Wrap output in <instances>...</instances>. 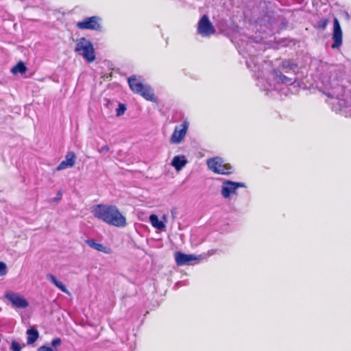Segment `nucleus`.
Listing matches in <instances>:
<instances>
[{"label":"nucleus","mask_w":351,"mask_h":351,"mask_svg":"<svg viewBox=\"0 0 351 351\" xmlns=\"http://www.w3.org/2000/svg\"><path fill=\"white\" fill-rule=\"evenodd\" d=\"M128 84L132 90L137 94H139L145 85H143L136 76L130 77L128 79Z\"/></svg>","instance_id":"nucleus-14"},{"label":"nucleus","mask_w":351,"mask_h":351,"mask_svg":"<svg viewBox=\"0 0 351 351\" xmlns=\"http://www.w3.org/2000/svg\"><path fill=\"white\" fill-rule=\"evenodd\" d=\"M5 298L12 303L13 306L16 308H25L29 305L28 302L23 296L15 292H6Z\"/></svg>","instance_id":"nucleus-9"},{"label":"nucleus","mask_w":351,"mask_h":351,"mask_svg":"<svg viewBox=\"0 0 351 351\" xmlns=\"http://www.w3.org/2000/svg\"><path fill=\"white\" fill-rule=\"evenodd\" d=\"M75 51L82 56L88 63L95 60V49L92 43L85 38H80L76 40Z\"/></svg>","instance_id":"nucleus-3"},{"label":"nucleus","mask_w":351,"mask_h":351,"mask_svg":"<svg viewBox=\"0 0 351 351\" xmlns=\"http://www.w3.org/2000/svg\"><path fill=\"white\" fill-rule=\"evenodd\" d=\"M26 70L27 68L25 66V64L22 62H20L12 68L11 72L13 74L24 73L26 71Z\"/></svg>","instance_id":"nucleus-20"},{"label":"nucleus","mask_w":351,"mask_h":351,"mask_svg":"<svg viewBox=\"0 0 351 351\" xmlns=\"http://www.w3.org/2000/svg\"><path fill=\"white\" fill-rule=\"evenodd\" d=\"M188 161L184 155L176 156L171 160V165L177 171H180L187 164Z\"/></svg>","instance_id":"nucleus-13"},{"label":"nucleus","mask_w":351,"mask_h":351,"mask_svg":"<svg viewBox=\"0 0 351 351\" xmlns=\"http://www.w3.org/2000/svg\"><path fill=\"white\" fill-rule=\"evenodd\" d=\"M109 151H110V147L107 145H105L102 146L101 147H100L99 149H98V152L100 154H106V153L108 152Z\"/></svg>","instance_id":"nucleus-27"},{"label":"nucleus","mask_w":351,"mask_h":351,"mask_svg":"<svg viewBox=\"0 0 351 351\" xmlns=\"http://www.w3.org/2000/svg\"><path fill=\"white\" fill-rule=\"evenodd\" d=\"M149 221L152 226L158 230H163L165 228L164 221L158 219V217L156 215H151L149 216Z\"/></svg>","instance_id":"nucleus-16"},{"label":"nucleus","mask_w":351,"mask_h":351,"mask_svg":"<svg viewBox=\"0 0 351 351\" xmlns=\"http://www.w3.org/2000/svg\"><path fill=\"white\" fill-rule=\"evenodd\" d=\"M11 349L12 351H21V346L18 342L13 341L12 342Z\"/></svg>","instance_id":"nucleus-26"},{"label":"nucleus","mask_w":351,"mask_h":351,"mask_svg":"<svg viewBox=\"0 0 351 351\" xmlns=\"http://www.w3.org/2000/svg\"><path fill=\"white\" fill-rule=\"evenodd\" d=\"M100 18L97 16L85 18L82 21H79L76 23V27L80 29H91L100 31Z\"/></svg>","instance_id":"nucleus-5"},{"label":"nucleus","mask_w":351,"mask_h":351,"mask_svg":"<svg viewBox=\"0 0 351 351\" xmlns=\"http://www.w3.org/2000/svg\"><path fill=\"white\" fill-rule=\"evenodd\" d=\"M281 66L284 69H294L296 65L291 63L289 60H284L282 62Z\"/></svg>","instance_id":"nucleus-22"},{"label":"nucleus","mask_w":351,"mask_h":351,"mask_svg":"<svg viewBox=\"0 0 351 351\" xmlns=\"http://www.w3.org/2000/svg\"><path fill=\"white\" fill-rule=\"evenodd\" d=\"M76 155L73 152H69L66 154L65 160H62L56 167V171H62L63 169L73 167L75 164Z\"/></svg>","instance_id":"nucleus-12"},{"label":"nucleus","mask_w":351,"mask_h":351,"mask_svg":"<svg viewBox=\"0 0 351 351\" xmlns=\"http://www.w3.org/2000/svg\"><path fill=\"white\" fill-rule=\"evenodd\" d=\"M27 334L28 335L27 341L28 344L34 343L38 339L39 336L38 332L33 328L28 329L27 330Z\"/></svg>","instance_id":"nucleus-19"},{"label":"nucleus","mask_w":351,"mask_h":351,"mask_svg":"<svg viewBox=\"0 0 351 351\" xmlns=\"http://www.w3.org/2000/svg\"><path fill=\"white\" fill-rule=\"evenodd\" d=\"M37 351H56V350H53L50 347H47V346H41L40 347Z\"/></svg>","instance_id":"nucleus-29"},{"label":"nucleus","mask_w":351,"mask_h":351,"mask_svg":"<svg viewBox=\"0 0 351 351\" xmlns=\"http://www.w3.org/2000/svg\"><path fill=\"white\" fill-rule=\"evenodd\" d=\"M206 164L212 171L218 174H230L232 173V167L220 157H215L207 160Z\"/></svg>","instance_id":"nucleus-4"},{"label":"nucleus","mask_w":351,"mask_h":351,"mask_svg":"<svg viewBox=\"0 0 351 351\" xmlns=\"http://www.w3.org/2000/svg\"><path fill=\"white\" fill-rule=\"evenodd\" d=\"M215 32V27L206 15H204L198 22L197 32L204 37H208Z\"/></svg>","instance_id":"nucleus-6"},{"label":"nucleus","mask_w":351,"mask_h":351,"mask_svg":"<svg viewBox=\"0 0 351 351\" xmlns=\"http://www.w3.org/2000/svg\"><path fill=\"white\" fill-rule=\"evenodd\" d=\"M139 95L148 101H154L155 99L152 89L147 85H145Z\"/></svg>","instance_id":"nucleus-17"},{"label":"nucleus","mask_w":351,"mask_h":351,"mask_svg":"<svg viewBox=\"0 0 351 351\" xmlns=\"http://www.w3.org/2000/svg\"><path fill=\"white\" fill-rule=\"evenodd\" d=\"M174 258L178 266L189 265L193 261H199L202 259V256H195L194 254H186L180 252H176L174 254Z\"/></svg>","instance_id":"nucleus-8"},{"label":"nucleus","mask_w":351,"mask_h":351,"mask_svg":"<svg viewBox=\"0 0 351 351\" xmlns=\"http://www.w3.org/2000/svg\"><path fill=\"white\" fill-rule=\"evenodd\" d=\"M328 19H322L317 23V28L320 29H325L328 24Z\"/></svg>","instance_id":"nucleus-23"},{"label":"nucleus","mask_w":351,"mask_h":351,"mask_svg":"<svg viewBox=\"0 0 351 351\" xmlns=\"http://www.w3.org/2000/svg\"><path fill=\"white\" fill-rule=\"evenodd\" d=\"M239 187H245V185L243 182L224 181L221 186V195L224 198H229L231 195L237 193V190Z\"/></svg>","instance_id":"nucleus-7"},{"label":"nucleus","mask_w":351,"mask_h":351,"mask_svg":"<svg viewBox=\"0 0 351 351\" xmlns=\"http://www.w3.org/2000/svg\"><path fill=\"white\" fill-rule=\"evenodd\" d=\"M126 110L125 105L123 104H119L118 108L116 110V114L117 117H120L123 115Z\"/></svg>","instance_id":"nucleus-24"},{"label":"nucleus","mask_w":351,"mask_h":351,"mask_svg":"<svg viewBox=\"0 0 351 351\" xmlns=\"http://www.w3.org/2000/svg\"><path fill=\"white\" fill-rule=\"evenodd\" d=\"M47 278L49 281H51L56 287L60 289L62 291L66 293H69V291L66 288V287L63 285V283L59 281L55 276L51 274H47Z\"/></svg>","instance_id":"nucleus-15"},{"label":"nucleus","mask_w":351,"mask_h":351,"mask_svg":"<svg viewBox=\"0 0 351 351\" xmlns=\"http://www.w3.org/2000/svg\"><path fill=\"white\" fill-rule=\"evenodd\" d=\"M189 123L186 121L183 122L179 126H176L173 134L171 135L170 141L171 143L178 144L184 139L186 136Z\"/></svg>","instance_id":"nucleus-10"},{"label":"nucleus","mask_w":351,"mask_h":351,"mask_svg":"<svg viewBox=\"0 0 351 351\" xmlns=\"http://www.w3.org/2000/svg\"><path fill=\"white\" fill-rule=\"evenodd\" d=\"M60 343L61 339L60 338L53 339L51 341V346L54 347L59 346Z\"/></svg>","instance_id":"nucleus-28"},{"label":"nucleus","mask_w":351,"mask_h":351,"mask_svg":"<svg viewBox=\"0 0 351 351\" xmlns=\"http://www.w3.org/2000/svg\"><path fill=\"white\" fill-rule=\"evenodd\" d=\"M94 216L102 220L108 225L115 227H124L126 226V218L114 205L98 204L93 210Z\"/></svg>","instance_id":"nucleus-2"},{"label":"nucleus","mask_w":351,"mask_h":351,"mask_svg":"<svg viewBox=\"0 0 351 351\" xmlns=\"http://www.w3.org/2000/svg\"><path fill=\"white\" fill-rule=\"evenodd\" d=\"M86 243L90 247H91L99 252L104 251V245L102 244L96 243L94 240H88Z\"/></svg>","instance_id":"nucleus-21"},{"label":"nucleus","mask_w":351,"mask_h":351,"mask_svg":"<svg viewBox=\"0 0 351 351\" xmlns=\"http://www.w3.org/2000/svg\"><path fill=\"white\" fill-rule=\"evenodd\" d=\"M332 39V47L333 49L339 48L342 44V30L337 18H335L333 21Z\"/></svg>","instance_id":"nucleus-11"},{"label":"nucleus","mask_w":351,"mask_h":351,"mask_svg":"<svg viewBox=\"0 0 351 351\" xmlns=\"http://www.w3.org/2000/svg\"><path fill=\"white\" fill-rule=\"evenodd\" d=\"M62 193L60 191H59L57 193L56 197L53 199V202H58L60 201L62 198Z\"/></svg>","instance_id":"nucleus-30"},{"label":"nucleus","mask_w":351,"mask_h":351,"mask_svg":"<svg viewBox=\"0 0 351 351\" xmlns=\"http://www.w3.org/2000/svg\"><path fill=\"white\" fill-rule=\"evenodd\" d=\"M275 73V79L278 82H280L285 84H291L294 80L293 79H291L285 75H283L280 71H274Z\"/></svg>","instance_id":"nucleus-18"},{"label":"nucleus","mask_w":351,"mask_h":351,"mask_svg":"<svg viewBox=\"0 0 351 351\" xmlns=\"http://www.w3.org/2000/svg\"><path fill=\"white\" fill-rule=\"evenodd\" d=\"M162 218H163V219H164L165 221H166V220H167V216H166V215H163Z\"/></svg>","instance_id":"nucleus-31"},{"label":"nucleus","mask_w":351,"mask_h":351,"mask_svg":"<svg viewBox=\"0 0 351 351\" xmlns=\"http://www.w3.org/2000/svg\"><path fill=\"white\" fill-rule=\"evenodd\" d=\"M7 274V265L5 263L0 261V276H3Z\"/></svg>","instance_id":"nucleus-25"},{"label":"nucleus","mask_w":351,"mask_h":351,"mask_svg":"<svg viewBox=\"0 0 351 351\" xmlns=\"http://www.w3.org/2000/svg\"><path fill=\"white\" fill-rule=\"evenodd\" d=\"M317 82L325 89L326 95L337 100V103L332 104L339 108L333 107L334 110L343 111L344 108L351 107L349 93L341 84L342 72L338 66L320 62L317 69Z\"/></svg>","instance_id":"nucleus-1"}]
</instances>
